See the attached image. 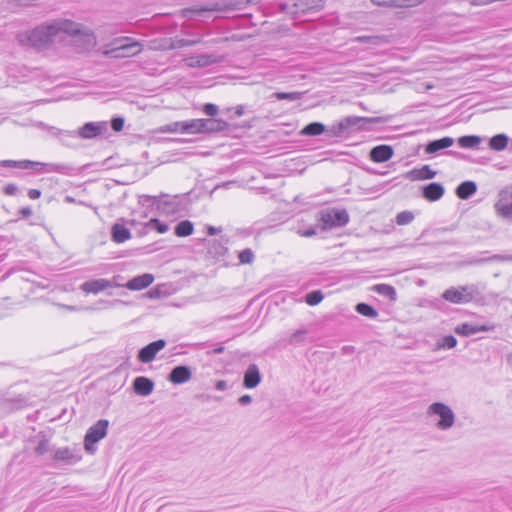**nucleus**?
<instances>
[{
  "instance_id": "38",
  "label": "nucleus",
  "mask_w": 512,
  "mask_h": 512,
  "mask_svg": "<svg viewBox=\"0 0 512 512\" xmlns=\"http://www.w3.org/2000/svg\"><path fill=\"white\" fill-rule=\"evenodd\" d=\"M355 310L366 317L369 318H376L378 316V312L375 308H373L371 305L366 303H358L355 307Z\"/></svg>"
},
{
  "instance_id": "47",
  "label": "nucleus",
  "mask_w": 512,
  "mask_h": 512,
  "mask_svg": "<svg viewBox=\"0 0 512 512\" xmlns=\"http://www.w3.org/2000/svg\"><path fill=\"white\" fill-rule=\"evenodd\" d=\"M374 5L389 7V8H399V0H370Z\"/></svg>"
},
{
  "instance_id": "62",
  "label": "nucleus",
  "mask_w": 512,
  "mask_h": 512,
  "mask_svg": "<svg viewBox=\"0 0 512 512\" xmlns=\"http://www.w3.org/2000/svg\"><path fill=\"white\" fill-rule=\"evenodd\" d=\"M243 114H244V106H242V105H238V106L236 107V109H235V115H236L237 117H240V116H242Z\"/></svg>"
},
{
  "instance_id": "40",
  "label": "nucleus",
  "mask_w": 512,
  "mask_h": 512,
  "mask_svg": "<svg viewBox=\"0 0 512 512\" xmlns=\"http://www.w3.org/2000/svg\"><path fill=\"white\" fill-rule=\"evenodd\" d=\"M495 210L497 214L503 218H511L512 217V202L509 204L497 202L495 204Z\"/></svg>"
},
{
  "instance_id": "61",
  "label": "nucleus",
  "mask_w": 512,
  "mask_h": 512,
  "mask_svg": "<svg viewBox=\"0 0 512 512\" xmlns=\"http://www.w3.org/2000/svg\"><path fill=\"white\" fill-rule=\"evenodd\" d=\"M17 163H18V161H14V160L0 161V165H2L4 167H17Z\"/></svg>"
},
{
  "instance_id": "46",
  "label": "nucleus",
  "mask_w": 512,
  "mask_h": 512,
  "mask_svg": "<svg viewBox=\"0 0 512 512\" xmlns=\"http://www.w3.org/2000/svg\"><path fill=\"white\" fill-rule=\"evenodd\" d=\"M438 345L440 348L451 349L457 345V339L452 335H448L443 337Z\"/></svg>"
},
{
  "instance_id": "25",
  "label": "nucleus",
  "mask_w": 512,
  "mask_h": 512,
  "mask_svg": "<svg viewBox=\"0 0 512 512\" xmlns=\"http://www.w3.org/2000/svg\"><path fill=\"white\" fill-rule=\"evenodd\" d=\"M436 175V172L433 171L429 165H424L419 169H413L407 173V178L410 180H426L432 179Z\"/></svg>"
},
{
  "instance_id": "27",
  "label": "nucleus",
  "mask_w": 512,
  "mask_h": 512,
  "mask_svg": "<svg viewBox=\"0 0 512 512\" xmlns=\"http://www.w3.org/2000/svg\"><path fill=\"white\" fill-rule=\"evenodd\" d=\"M216 62H217V60H216L215 56L208 55V54H202V55H199L197 57L190 58L188 66L191 67V68H194V67H206V66H209V65H211L213 63H216Z\"/></svg>"
},
{
  "instance_id": "20",
  "label": "nucleus",
  "mask_w": 512,
  "mask_h": 512,
  "mask_svg": "<svg viewBox=\"0 0 512 512\" xmlns=\"http://www.w3.org/2000/svg\"><path fill=\"white\" fill-rule=\"evenodd\" d=\"M453 144L454 139L452 137H443L441 139L428 142L425 146V152L427 154H435L443 149L451 147Z\"/></svg>"
},
{
  "instance_id": "42",
  "label": "nucleus",
  "mask_w": 512,
  "mask_h": 512,
  "mask_svg": "<svg viewBox=\"0 0 512 512\" xmlns=\"http://www.w3.org/2000/svg\"><path fill=\"white\" fill-rule=\"evenodd\" d=\"M183 126L184 121H176L162 126L160 131L163 133H175L179 131L183 133Z\"/></svg>"
},
{
  "instance_id": "39",
  "label": "nucleus",
  "mask_w": 512,
  "mask_h": 512,
  "mask_svg": "<svg viewBox=\"0 0 512 512\" xmlns=\"http://www.w3.org/2000/svg\"><path fill=\"white\" fill-rule=\"evenodd\" d=\"M303 96V92H276L273 97L277 100L297 101Z\"/></svg>"
},
{
  "instance_id": "2",
  "label": "nucleus",
  "mask_w": 512,
  "mask_h": 512,
  "mask_svg": "<svg viewBox=\"0 0 512 512\" xmlns=\"http://www.w3.org/2000/svg\"><path fill=\"white\" fill-rule=\"evenodd\" d=\"M379 122H382L380 117L347 116L330 125L327 128V133L331 137H343L363 130L365 124Z\"/></svg>"
},
{
  "instance_id": "58",
  "label": "nucleus",
  "mask_w": 512,
  "mask_h": 512,
  "mask_svg": "<svg viewBox=\"0 0 512 512\" xmlns=\"http://www.w3.org/2000/svg\"><path fill=\"white\" fill-rule=\"evenodd\" d=\"M28 196L31 198V199H38L40 196H41V191L38 190V189H30L28 191Z\"/></svg>"
},
{
  "instance_id": "12",
  "label": "nucleus",
  "mask_w": 512,
  "mask_h": 512,
  "mask_svg": "<svg viewBox=\"0 0 512 512\" xmlns=\"http://www.w3.org/2000/svg\"><path fill=\"white\" fill-rule=\"evenodd\" d=\"M494 329V324L472 325L470 323H462L457 325L454 331L460 336L468 337L478 332H488L493 331Z\"/></svg>"
},
{
  "instance_id": "19",
  "label": "nucleus",
  "mask_w": 512,
  "mask_h": 512,
  "mask_svg": "<svg viewBox=\"0 0 512 512\" xmlns=\"http://www.w3.org/2000/svg\"><path fill=\"white\" fill-rule=\"evenodd\" d=\"M444 187L442 184L433 182L423 187V197L428 201H437L444 195Z\"/></svg>"
},
{
  "instance_id": "36",
  "label": "nucleus",
  "mask_w": 512,
  "mask_h": 512,
  "mask_svg": "<svg viewBox=\"0 0 512 512\" xmlns=\"http://www.w3.org/2000/svg\"><path fill=\"white\" fill-rule=\"evenodd\" d=\"M193 224L189 220L178 223L175 227V234L179 237H186L193 233Z\"/></svg>"
},
{
  "instance_id": "34",
  "label": "nucleus",
  "mask_w": 512,
  "mask_h": 512,
  "mask_svg": "<svg viewBox=\"0 0 512 512\" xmlns=\"http://www.w3.org/2000/svg\"><path fill=\"white\" fill-rule=\"evenodd\" d=\"M183 133L198 134L203 133L202 119H192L184 121Z\"/></svg>"
},
{
  "instance_id": "48",
  "label": "nucleus",
  "mask_w": 512,
  "mask_h": 512,
  "mask_svg": "<svg viewBox=\"0 0 512 512\" xmlns=\"http://www.w3.org/2000/svg\"><path fill=\"white\" fill-rule=\"evenodd\" d=\"M40 166V163L39 162H33V161H30V160H22V161H18L17 163V168H20V169H35V170H39L37 167Z\"/></svg>"
},
{
  "instance_id": "7",
  "label": "nucleus",
  "mask_w": 512,
  "mask_h": 512,
  "mask_svg": "<svg viewBox=\"0 0 512 512\" xmlns=\"http://www.w3.org/2000/svg\"><path fill=\"white\" fill-rule=\"evenodd\" d=\"M118 278H119V276L114 277L113 280L99 278V279L85 281L84 283L81 284L80 289L85 293L97 294V293L104 291L108 288L120 287L121 284L116 282V279H118Z\"/></svg>"
},
{
  "instance_id": "32",
  "label": "nucleus",
  "mask_w": 512,
  "mask_h": 512,
  "mask_svg": "<svg viewBox=\"0 0 512 512\" xmlns=\"http://www.w3.org/2000/svg\"><path fill=\"white\" fill-rule=\"evenodd\" d=\"M57 137L63 145L74 147V140L78 138V135L76 131L59 130Z\"/></svg>"
},
{
  "instance_id": "51",
  "label": "nucleus",
  "mask_w": 512,
  "mask_h": 512,
  "mask_svg": "<svg viewBox=\"0 0 512 512\" xmlns=\"http://www.w3.org/2000/svg\"><path fill=\"white\" fill-rule=\"evenodd\" d=\"M150 225H151V227L155 228L159 233H165L168 231V225L165 223H162L158 219H151Z\"/></svg>"
},
{
  "instance_id": "54",
  "label": "nucleus",
  "mask_w": 512,
  "mask_h": 512,
  "mask_svg": "<svg viewBox=\"0 0 512 512\" xmlns=\"http://www.w3.org/2000/svg\"><path fill=\"white\" fill-rule=\"evenodd\" d=\"M17 191H18V187H17V185H15L13 183L7 184L4 188V193L9 196L15 195L17 193Z\"/></svg>"
},
{
  "instance_id": "60",
  "label": "nucleus",
  "mask_w": 512,
  "mask_h": 512,
  "mask_svg": "<svg viewBox=\"0 0 512 512\" xmlns=\"http://www.w3.org/2000/svg\"><path fill=\"white\" fill-rule=\"evenodd\" d=\"M221 231H222V228H221V227H218V228H217V227H214V226H208V227H207V233H208L209 235H211V236H212V235H216V234L220 233Z\"/></svg>"
},
{
  "instance_id": "49",
  "label": "nucleus",
  "mask_w": 512,
  "mask_h": 512,
  "mask_svg": "<svg viewBox=\"0 0 512 512\" xmlns=\"http://www.w3.org/2000/svg\"><path fill=\"white\" fill-rule=\"evenodd\" d=\"M202 111L207 116L214 117L215 115H217L219 109H218V106L215 104L206 103L203 105Z\"/></svg>"
},
{
  "instance_id": "59",
  "label": "nucleus",
  "mask_w": 512,
  "mask_h": 512,
  "mask_svg": "<svg viewBox=\"0 0 512 512\" xmlns=\"http://www.w3.org/2000/svg\"><path fill=\"white\" fill-rule=\"evenodd\" d=\"M227 388V382L225 380H219L215 384V389L218 391H224Z\"/></svg>"
},
{
  "instance_id": "3",
  "label": "nucleus",
  "mask_w": 512,
  "mask_h": 512,
  "mask_svg": "<svg viewBox=\"0 0 512 512\" xmlns=\"http://www.w3.org/2000/svg\"><path fill=\"white\" fill-rule=\"evenodd\" d=\"M479 290L476 285H465L459 287H450L442 294L443 299L454 304H466L471 302Z\"/></svg>"
},
{
  "instance_id": "29",
  "label": "nucleus",
  "mask_w": 512,
  "mask_h": 512,
  "mask_svg": "<svg viewBox=\"0 0 512 512\" xmlns=\"http://www.w3.org/2000/svg\"><path fill=\"white\" fill-rule=\"evenodd\" d=\"M458 145L462 148H477L482 142V138L477 135H466L458 138Z\"/></svg>"
},
{
  "instance_id": "17",
  "label": "nucleus",
  "mask_w": 512,
  "mask_h": 512,
  "mask_svg": "<svg viewBox=\"0 0 512 512\" xmlns=\"http://www.w3.org/2000/svg\"><path fill=\"white\" fill-rule=\"evenodd\" d=\"M141 52V45L138 42H132L129 44H122L111 51H109V54L113 55L114 57H130L134 56Z\"/></svg>"
},
{
  "instance_id": "31",
  "label": "nucleus",
  "mask_w": 512,
  "mask_h": 512,
  "mask_svg": "<svg viewBox=\"0 0 512 512\" xmlns=\"http://www.w3.org/2000/svg\"><path fill=\"white\" fill-rule=\"evenodd\" d=\"M372 290L384 297H387L388 299H390L392 301L396 300V290L391 285L377 284V285L373 286Z\"/></svg>"
},
{
  "instance_id": "21",
  "label": "nucleus",
  "mask_w": 512,
  "mask_h": 512,
  "mask_svg": "<svg viewBox=\"0 0 512 512\" xmlns=\"http://www.w3.org/2000/svg\"><path fill=\"white\" fill-rule=\"evenodd\" d=\"M40 169L38 171L46 173H60L64 175H71L74 168L69 164H58V163H40Z\"/></svg>"
},
{
  "instance_id": "11",
  "label": "nucleus",
  "mask_w": 512,
  "mask_h": 512,
  "mask_svg": "<svg viewBox=\"0 0 512 512\" xmlns=\"http://www.w3.org/2000/svg\"><path fill=\"white\" fill-rule=\"evenodd\" d=\"M106 131L105 122H88L84 124L78 131V137L83 139H92Z\"/></svg>"
},
{
  "instance_id": "57",
  "label": "nucleus",
  "mask_w": 512,
  "mask_h": 512,
  "mask_svg": "<svg viewBox=\"0 0 512 512\" xmlns=\"http://www.w3.org/2000/svg\"><path fill=\"white\" fill-rule=\"evenodd\" d=\"M19 213L23 218H28L32 215V209L30 207H23L19 210Z\"/></svg>"
},
{
  "instance_id": "55",
  "label": "nucleus",
  "mask_w": 512,
  "mask_h": 512,
  "mask_svg": "<svg viewBox=\"0 0 512 512\" xmlns=\"http://www.w3.org/2000/svg\"><path fill=\"white\" fill-rule=\"evenodd\" d=\"M297 233L302 237H312L316 234V229L314 227H310L306 230H297Z\"/></svg>"
},
{
  "instance_id": "6",
  "label": "nucleus",
  "mask_w": 512,
  "mask_h": 512,
  "mask_svg": "<svg viewBox=\"0 0 512 512\" xmlns=\"http://www.w3.org/2000/svg\"><path fill=\"white\" fill-rule=\"evenodd\" d=\"M108 426V420L100 419L87 430L84 437V448L88 453H95V444L106 436Z\"/></svg>"
},
{
  "instance_id": "16",
  "label": "nucleus",
  "mask_w": 512,
  "mask_h": 512,
  "mask_svg": "<svg viewBox=\"0 0 512 512\" xmlns=\"http://www.w3.org/2000/svg\"><path fill=\"white\" fill-rule=\"evenodd\" d=\"M261 381V374L256 364H250L246 369L243 377V386L252 389L258 386Z\"/></svg>"
},
{
  "instance_id": "10",
  "label": "nucleus",
  "mask_w": 512,
  "mask_h": 512,
  "mask_svg": "<svg viewBox=\"0 0 512 512\" xmlns=\"http://www.w3.org/2000/svg\"><path fill=\"white\" fill-rule=\"evenodd\" d=\"M166 346V341L163 339H159L157 341L151 342L142 349H140L138 353V359L140 362L149 363L151 362L156 354L162 350Z\"/></svg>"
},
{
  "instance_id": "50",
  "label": "nucleus",
  "mask_w": 512,
  "mask_h": 512,
  "mask_svg": "<svg viewBox=\"0 0 512 512\" xmlns=\"http://www.w3.org/2000/svg\"><path fill=\"white\" fill-rule=\"evenodd\" d=\"M49 451V443L48 440L42 439L39 441L38 445L35 448V453L39 456L44 455Z\"/></svg>"
},
{
  "instance_id": "64",
  "label": "nucleus",
  "mask_w": 512,
  "mask_h": 512,
  "mask_svg": "<svg viewBox=\"0 0 512 512\" xmlns=\"http://www.w3.org/2000/svg\"><path fill=\"white\" fill-rule=\"evenodd\" d=\"M372 37H368V36H363V37H358L357 40L358 41H366V40H371Z\"/></svg>"
},
{
  "instance_id": "4",
  "label": "nucleus",
  "mask_w": 512,
  "mask_h": 512,
  "mask_svg": "<svg viewBox=\"0 0 512 512\" xmlns=\"http://www.w3.org/2000/svg\"><path fill=\"white\" fill-rule=\"evenodd\" d=\"M249 0H232L229 2H214L209 4L208 6L200 7V8H189L183 10L184 16H188L190 13L197 14L198 16H202L205 12H228L234 10H240L244 7Z\"/></svg>"
},
{
  "instance_id": "8",
  "label": "nucleus",
  "mask_w": 512,
  "mask_h": 512,
  "mask_svg": "<svg viewBox=\"0 0 512 512\" xmlns=\"http://www.w3.org/2000/svg\"><path fill=\"white\" fill-rule=\"evenodd\" d=\"M321 220L325 227H342L349 222V215L345 210H336L323 213Z\"/></svg>"
},
{
  "instance_id": "30",
  "label": "nucleus",
  "mask_w": 512,
  "mask_h": 512,
  "mask_svg": "<svg viewBox=\"0 0 512 512\" xmlns=\"http://www.w3.org/2000/svg\"><path fill=\"white\" fill-rule=\"evenodd\" d=\"M324 132H327V128L324 124L320 122H312L302 129L301 134L307 136H317Z\"/></svg>"
},
{
  "instance_id": "63",
  "label": "nucleus",
  "mask_w": 512,
  "mask_h": 512,
  "mask_svg": "<svg viewBox=\"0 0 512 512\" xmlns=\"http://www.w3.org/2000/svg\"><path fill=\"white\" fill-rule=\"evenodd\" d=\"M223 351H224V346L220 345V346H218V347L214 348V349L211 351V353H212V354H220V353H222Z\"/></svg>"
},
{
  "instance_id": "18",
  "label": "nucleus",
  "mask_w": 512,
  "mask_h": 512,
  "mask_svg": "<svg viewBox=\"0 0 512 512\" xmlns=\"http://www.w3.org/2000/svg\"><path fill=\"white\" fill-rule=\"evenodd\" d=\"M133 389L138 395L148 396L154 389V383L147 377L139 376L136 377L133 381Z\"/></svg>"
},
{
  "instance_id": "13",
  "label": "nucleus",
  "mask_w": 512,
  "mask_h": 512,
  "mask_svg": "<svg viewBox=\"0 0 512 512\" xmlns=\"http://www.w3.org/2000/svg\"><path fill=\"white\" fill-rule=\"evenodd\" d=\"M192 377V371L188 366L179 365L174 367L169 376L168 380L173 384H183L188 382Z\"/></svg>"
},
{
  "instance_id": "52",
  "label": "nucleus",
  "mask_w": 512,
  "mask_h": 512,
  "mask_svg": "<svg viewBox=\"0 0 512 512\" xmlns=\"http://www.w3.org/2000/svg\"><path fill=\"white\" fill-rule=\"evenodd\" d=\"M425 0H399V8H410L422 4Z\"/></svg>"
},
{
  "instance_id": "56",
  "label": "nucleus",
  "mask_w": 512,
  "mask_h": 512,
  "mask_svg": "<svg viewBox=\"0 0 512 512\" xmlns=\"http://www.w3.org/2000/svg\"><path fill=\"white\" fill-rule=\"evenodd\" d=\"M252 402V397L248 394L242 395L238 399V403L242 406L249 405Z\"/></svg>"
},
{
  "instance_id": "15",
  "label": "nucleus",
  "mask_w": 512,
  "mask_h": 512,
  "mask_svg": "<svg viewBox=\"0 0 512 512\" xmlns=\"http://www.w3.org/2000/svg\"><path fill=\"white\" fill-rule=\"evenodd\" d=\"M153 281L154 276L150 273H145L132 278L124 285L121 284L120 287H126L129 290L138 291L147 288Z\"/></svg>"
},
{
  "instance_id": "44",
  "label": "nucleus",
  "mask_w": 512,
  "mask_h": 512,
  "mask_svg": "<svg viewBox=\"0 0 512 512\" xmlns=\"http://www.w3.org/2000/svg\"><path fill=\"white\" fill-rule=\"evenodd\" d=\"M414 219V215L410 211H402L396 216V223L398 225H407L411 223Z\"/></svg>"
},
{
  "instance_id": "26",
  "label": "nucleus",
  "mask_w": 512,
  "mask_h": 512,
  "mask_svg": "<svg viewBox=\"0 0 512 512\" xmlns=\"http://www.w3.org/2000/svg\"><path fill=\"white\" fill-rule=\"evenodd\" d=\"M477 191V185L474 181H464L456 188L458 198L466 200L474 195Z\"/></svg>"
},
{
  "instance_id": "41",
  "label": "nucleus",
  "mask_w": 512,
  "mask_h": 512,
  "mask_svg": "<svg viewBox=\"0 0 512 512\" xmlns=\"http://www.w3.org/2000/svg\"><path fill=\"white\" fill-rule=\"evenodd\" d=\"M324 298L320 290L311 291L305 296V302L310 306L318 305Z\"/></svg>"
},
{
  "instance_id": "5",
  "label": "nucleus",
  "mask_w": 512,
  "mask_h": 512,
  "mask_svg": "<svg viewBox=\"0 0 512 512\" xmlns=\"http://www.w3.org/2000/svg\"><path fill=\"white\" fill-rule=\"evenodd\" d=\"M427 414L430 416L436 415L439 417V420L436 422V427L439 430H448L455 423V414L453 410L442 402H434L429 405Z\"/></svg>"
},
{
  "instance_id": "43",
  "label": "nucleus",
  "mask_w": 512,
  "mask_h": 512,
  "mask_svg": "<svg viewBox=\"0 0 512 512\" xmlns=\"http://www.w3.org/2000/svg\"><path fill=\"white\" fill-rule=\"evenodd\" d=\"M240 264H251L254 261V252L250 248L242 250L239 255Z\"/></svg>"
},
{
  "instance_id": "35",
  "label": "nucleus",
  "mask_w": 512,
  "mask_h": 512,
  "mask_svg": "<svg viewBox=\"0 0 512 512\" xmlns=\"http://www.w3.org/2000/svg\"><path fill=\"white\" fill-rule=\"evenodd\" d=\"M209 254H211L214 258H222L228 253L227 247H225L221 242L214 240L211 242L208 248Z\"/></svg>"
},
{
  "instance_id": "33",
  "label": "nucleus",
  "mask_w": 512,
  "mask_h": 512,
  "mask_svg": "<svg viewBox=\"0 0 512 512\" xmlns=\"http://www.w3.org/2000/svg\"><path fill=\"white\" fill-rule=\"evenodd\" d=\"M200 42H201L200 38H195V39L175 38V39L170 40V44L167 48L168 49H178V48H182V47L194 46Z\"/></svg>"
},
{
  "instance_id": "37",
  "label": "nucleus",
  "mask_w": 512,
  "mask_h": 512,
  "mask_svg": "<svg viewBox=\"0 0 512 512\" xmlns=\"http://www.w3.org/2000/svg\"><path fill=\"white\" fill-rule=\"evenodd\" d=\"M512 261V254H494L487 258H480L474 260L473 264H481L485 262H508Z\"/></svg>"
},
{
  "instance_id": "14",
  "label": "nucleus",
  "mask_w": 512,
  "mask_h": 512,
  "mask_svg": "<svg viewBox=\"0 0 512 512\" xmlns=\"http://www.w3.org/2000/svg\"><path fill=\"white\" fill-rule=\"evenodd\" d=\"M394 154L390 145H378L370 150L369 157L375 163L386 162L392 158Z\"/></svg>"
},
{
  "instance_id": "24",
  "label": "nucleus",
  "mask_w": 512,
  "mask_h": 512,
  "mask_svg": "<svg viewBox=\"0 0 512 512\" xmlns=\"http://www.w3.org/2000/svg\"><path fill=\"white\" fill-rule=\"evenodd\" d=\"M112 240L116 243H123L131 238V233L123 224L116 222L111 228Z\"/></svg>"
},
{
  "instance_id": "9",
  "label": "nucleus",
  "mask_w": 512,
  "mask_h": 512,
  "mask_svg": "<svg viewBox=\"0 0 512 512\" xmlns=\"http://www.w3.org/2000/svg\"><path fill=\"white\" fill-rule=\"evenodd\" d=\"M323 6L322 0H294L293 9L289 13L294 16L307 14L312 11H319Z\"/></svg>"
},
{
  "instance_id": "28",
  "label": "nucleus",
  "mask_w": 512,
  "mask_h": 512,
  "mask_svg": "<svg viewBox=\"0 0 512 512\" xmlns=\"http://www.w3.org/2000/svg\"><path fill=\"white\" fill-rule=\"evenodd\" d=\"M509 138L506 134H497L489 139V148L494 151H502L508 145Z\"/></svg>"
},
{
  "instance_id": "1",
  "label": "nucleus",
  "mask_w": 512,
  "mask_h": 512,
  "mask_svg": "<svg viewBox=\"0 0 512 512\" xmlns=\"http://www.w3.org/2000/svg\"><path fill=\"white\" fill-rule=\"evenodd\" d=\"M80 33L79 25L70 20H54L43 23L30 31L28 40L36 48H44L57 40H62L63 34L76 35Z\"/></svg>"
},
{
  "instance_id": "22",
  "label": "nucleus",
  "mask_w": 512,
  "mask_h": 512,
  "mask_svg": "<svg viewBox=\"0 0 512 512\" xmlns=\"http://www.w3.org/2000/svg\"><path fill=\"white\" fill-rule=\"evenodd\" d=\"M228 127V123L222 119L209 118L202 119L203 133H213L224 131Z\"/></svg>"
},
{
  "instance_id": "45",
  "label": "nucleus",
  "mask_w": 512,
  "mask_h": 512,
  "mask_svg": "<svg viewBox=\"0 0 512 512\" xmlns=\"http://www.w3.org/2000/svg\"><path fill=\"white\" fill-rule=\"evenodd\" d=\"M306 334H307L306 329H299V330L295 331L293 334H291V336L289 338V343L290 344H298V343L303 342L305 340Z\"/></svg>"
},
{
  "instance_id": "53",
  "label": "nucleus",
  "mask_w": 512,
  "mask_h": 512,
  "mask_svg": "<svg viewBox=\"0 0 512 512\" xmlns=\"http://www.w3.org/2000/svg\"><path fill=\"white\" fill-rule=\"evenodd\" d=\"M124 119L121 117H116L111 120V127L114 131L119 132L123 129Z\"/></svg>"
},
{
  "instance_id": "23",
  "label": "nucleus",
  "mask_w": 512,
  "mask_h": 512,
  "mask_svg": "<svg viewBox=\"0 0 512 512\" xmlns=\"http://www.w3.org/2000/svg\"><path fill=\"white\" fill-rule=\"evenodd\" d=\"M53 460L56 462H64L67 464L75 463L80 460V457L76 456L71 449L63 447L57 449L53 454Z\"/></svg>"
}]
</instances>
